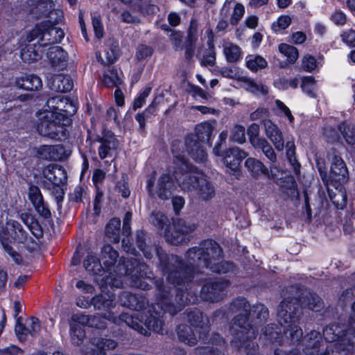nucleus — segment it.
Instances as JSON below:
<instances>
[{"label":"nucleus","instance_id":"nucleus-14","mask_svg":"<svg viewBox=\"0 0 355 355\" xmlns=\"http://www.w3.org/2000/svg\"><path fill=\"white\" fill-rule=\"evenodd\" d=\"M6 230L9 236L18 243L24 245L28 251H33L37 247V243L23 229L21 224L14 220H9L6 222Z\"/></svg>","mask_w":355,"mask_h":355},{"label":"nucleus","instance_id":"nucleus-55","mask_svg":"<svg viewBox=\"0 0 355 355\" xmlns=\"http://www.w3.org/2000/svg\"><path fill=\"white\" fill-rule=\"evenodd\" d=\"M216 52L214 50V44L209 42V49L205 52L201 64L204 66L213 67L216 63Z\"/></svg>","mask_w":355,"mask_h":355},{"label":"nucleus","instance_id":"nucleus-16","mask_svg":"<svg viewBox=\"0 0 355 355\" xmlns=\"http://www.w3.org/2000/svg\"><path fill=\"white\" fill-rule=\"evenodd\" d=\"M173 226L174 232H171L167 228L164 230L166 241L173 245H178L182 242V236L192 232L196 228L194 223H187L181 218L174 220Z\"/></svg>","mask_w":355,"mask_h":355},{"label":"nucleus","instance_id":"nucleus-30","mask_svg":"<svg viewBox=\"0 0 355 355\" xmlns=\"http://www.w3.org/2000/svg\"><path fill=\"white\" fill-rule=\"evenodd\" d=\"M119 56L118 44L110 40L103 52V57L101 53H96V58L103 65H108L114 63Z\"/></svg>","mask_w":355,"mask_h":355},{"label":"nucleus","instance_id":"nucleus-44","mask_svg":"<svg viewBox=\"0 0 355 355\" xmlns=\"http://www.w3.org/2000/svg\"><path fill=\"white\" fill-rule=\"evenodd\" d=\"M120 219L112 218L106 227L107 236L115 243H119L120 240Z\"/></svg>","mask_w":355,"mask_h":355},{"label":"nucleus","instance_id":"nucleus-18","mask_svg":"<svg viewBox=\"0 0 355 355\" xmlns=\"http://www.w3.org/2000/svg\"><path fill=\"white\" fill-rule=\"evenodd\" d=\"M117 343L112 339L94 338L91 340L83 351V355H105V350L114 349Z\"/></svg>","mask_w":355,"mask_h":355},{"label":"nucleus","instance_id":"nucleus-31","mask_svg":"<svg viewBox=\"0 0 355 355\" xmlns=\"http://www.w3.org/2000/svg\"><path fill=\"white\" fill-rule=\"evenodd\" d=\"M51 90L57 92H70L73 88V80L69 76L58 74L53 76L49 83Z\"/></svg>","mask_w":355,"mask_h":355},{"label":"nucleus","instance_id":"nucleus-50","mask_svg":"<svg viewBox=\"0 0 355 355\" xmlns=\"http://www.w3.org/2000/svg\"><path fill=\"white\" fill-rule=\"evenodd\" d=\"M247 67L252 71H257L266 67L267 62L260 55H250L246 62Z\"/></svg>","mask_w":355,"mask_h":355},{"label":"nucleus","instance_id":"nucleus-51","mask_svg":"<svg viewBox=\"0 0 355 355\" xmlns=\"http://www.w3.org/2000/svg\"><path fill=\"white\" fill-rule=\"evenodd\" d=\"M279 51L281 53L287 57L290 63H294L298 58V51L297 48L287 44H281L279 46Z\"/></svg>","mask_w":355,"mask_h":355},{"label":"nucleus","instance_id":"nucleus-4","mask_svg":"<svg viewBox=\"0 0 355 355\" xmlns=\"http://www.w3.org/2000/svg\"><path fill=\"white\" fill-rule=\"evenodd\" d=\"M119 257V254L111 245H105L101 251V261L106 272H109L111 282L113 286H118L120 283H114L112 281L116 277L125 276L130 279V285L142 290H148L149 284L145 281L153 278V270L143 261L132 258L126 259L121 258L112 272V267H114ZM108 281V279H107Z\"/></svg>","mask_w":355,"mask_h":355},{"label":"nucleus","instance_id":"nucleus-26","mask_svg":"<svg viewBox=\"0 0 355 355\" xmlns=\"http://www.w3.org/2000/svg\"><path fill=\"white\" fill-rule=\"evenodd\" d=\"M47 57L52 67L55 69L60 71L67 68L68 54L60 46L50 47L47 52Z\"/></svg>","mask_w":355,"mask_h":355},{"label":"nucleus","instance_id":"nucleus-46","mask_svg":"<svg viewBox=\"0 0 355 355\" xmlns=\"http://www.w3.org/2000/svg\"><path fill=\"white\" fill-rule=\"evenodd\" d=\"M119 320L125 322L127 325L139 331L140 334L145 336L148 335V331L143 327L142 323L137 319H135L132 315L128 313H123L119 318L117 319V322Z\"/></svg>","mask_w":355,"mask_h":355},{"label":"nucleus","instance_id":"nucleus-45","mask_svg":"<svg viewBox=\"0 0 355 355\" xmlns=\"http://www.w3.org/2000/svg\"><path fill=\"white\" fill-rule=\"evenodd\" d=\"M339 130L348 145L355 144V125L354 124L343 123L339 125Z\"/></svg>","mask_w":355,"mask_h":355},{"label":"nucleus","instance_id":"nucleus-7","mask_svg":"<svg viewBox=\"0 0 355 355\" xmlns=\"http://www.w3.org/2000/svg\"><path fill=\"white\" fill-rule=\"evenodd\" d=\"M180 144L179 141H174L171 145L175 164L174 176L180 189L187 192L194 191L203 173L191 164L183 155L176 149Z\"/></svg>","mask_w":355,"mask_h":355},{"label":"nucleus","instance_id":"nucleus-39","mask_svg":"<svg viewBox=\"0 0 355 355\" xmlns=\"http://www.w3.org/2000/svg\"><path fill=\"white\" fill-rule=\"evenodd\" d=\"M178 338L182 342L189 345H194L197 343L198 338L193 333L191 328L186 324H181L177 328Z\"/></svg>","mask_w":355,"mask_h":355},{"label":"nucleus","instance_id":"nucleus-28","mask_svg":"<svg viewBox=\"0 0 355 355\" xmlns=\"http://www.w3.org/2000/svg\"><path fill=\"white\" fill-rule=\"evenodd\" d=\"M186 150L191 157L197 162H204L207 160V154L203 146L198 142L193 135L185 138Z\"/></svg>","mask_w":355,"mask_h":355},{"label":"nucleus","instance_id":"nucleus-61","mask_svg":"<svg viewBox=\"0 0 355 355\" xmlns=\"http://www.w3.org/2000/svg\"><path fill=\"white\" fill-rule=\"evenodd\" d=\"M52 160H62L69 156L68 152L62 145L51 146Z\"/></svg>","mask_w":355,"mask_h":355},{"label":"nucleus","instance_id":"nucleus-2","mask_svg":"<svg viewBox=\"0 0 355 355\" xmlns=\"http://www.w3.org/2000/svg\"><path fill=\"white\" fill-rule=\"evenodd\" d=\"M322 340L320 333L311 331L304 340L306 355H349L355 351V328L331 323L323 329Z\"/></svg>","mask_w":355,"mask_h":355},{"label":"nucleus","instance_id":"nucleus-56","mask_svg":"<svg viewBox=\"0 0 355 355\" xmlns=\"http://www.w3.org/2000/svg\"><path fill=\"white\" fill-rule=\"evenodd\" d=\"M259 125L257 123L251 124L247 130V134L252 146L264 139L259 137Z\"/></svg>","mask_w":355,"mask_h":355},{"label":"nucleus","instance_id":"nucleus-13","mask_svg":"<svg viewBox=\"0 0 355 355\" xmlns=\"http://www.w3.org/2000/svg\"><path fill=\"white\" fill-rule=\"evenodd\" d=\"M49 108L44 112H53L55 114L69 119V116L73 115L76 111L75 105L63 95H57L50 98L46 104Z\"/></svg>","mask_w":355,"mask_h":355},{"label":"nucleus","instance_id":"nucleus-17","mask_svg":"<svg viewBox=\"0 0 355 355\" xmlns=\"http://www.w3.org/2000/svg\"><path fill=\"white\" fill-rule=\"evenodd\" d=\"M187 320L195 327L198 333V338L202 340H207V334L210 331V322L208 317L203 315L200 310L195 309L194 310L188 311Z\"/></svg>","mask_w":355,"mask_h":355},{"label":"nucleus","instance_id":"nucleus-11","mask_svg":"<svg viewBox=\"0 0 355 355\" xmlns=\"http://www.w3.org/2000/svg\"><path fill=\"white\" fill-rule=\"evenodd\" d=\"M229 286V282L223 279H211L205 282L200 291V297L207 302L215 303L220 301L225 295V291Z\"/></svg>","mask_w":355,"mask_h":355},{"label":"nucleus","instance_id":"nucleus-64","mask_svg":"<svg viewBox=\"0 0 355 355\" xmlns=\"http://www.w3.org/2000/svg\"><path fill=\"white\" fill-rule=\"evenodd\" d=\"M196 355H225L223 352L218 348L213 347H200L195 349Z\"/></svg>","mask_w":355,"mask_h":355},{"label":"nucleus","instance_id":"nucleus-58","mask_svg":"<svg viewBox=\"0 0 355 355\" xmlns=\"http://www.w3.org/2000/svg\"><path fill=\"white\" fill-rule=\"evenodd\" d=\"M301 87L309 96L315 97V80L312 76H307L302 79Z\"/></svg>","mask_w":355,"mask_h":355},{"label":"nucleus","instance_id":"nucleus-59","mask_svg":"<svg viewBox=\"0 0 355 355\" xmlns=\"http://www.w3.org/2000/svg\"><path fill=\"white\" fill-rule=\"evenodd\" d=\"M291 19L287 15H282L272 24V29L274 32H279L286 29L291 24Z\"/></svg>","mask_w":355,"mask_h":355},{"label":"nucleus","instance_id":"nucleus-34","mask_svg":"<svg viewBox=\"0 0 355 355\" xmlns=\"http://www.w3.org/2000/svg\"><path fill=\"white\" fill-rule=\"evenodd\" d=\"M245 166L254 177H259L260 175L263 174L268 178H273L272 175H270L268 169L263 163L255 158H248L245 162Z\"/></svg>","mask_w":355,"mask_h":355},{"label":"nucleus","instance_id":"nucleus-3","mask_svg":"<svg viewBox=\"0 0 355 355\" xmlns=\"http://www.w3.org/2000/svg\"><path fill=\"white\" fill-rule=\"evenodd\" d=\"M180 264L177 268L182 279L184 276H190L187 291L191 288V284L194 274L200 272L198 268L205 267L213 272L227 273L235 270L234 265L230 261H221L222 249L214 241L207 239L201 241L198 246L190 248L186 254L187 264L177 256Z\"/></svg>","mask_w":355,"mask_h":355},{"label":"nucleus","instance_id":"nucleus-36","mask_svg":"<svg viewBox=\"0 0 355 355\" xmlns=\"http://www.w3.org/2000/svg\"><path fill=\"white\" fill-rule=\"evenodd\" d=\"M17 85L19 88L25 90L35 91L42 87V82L40 77L30 75L19 79Z\"/></svg>","mask_w":355,"mask_h":355},{"label":"nucleus","instance_id":"nucleus-38","mask_svg":"<svg viewBox=\"0 0 355 355\" xmlns=\"http://www.w3.org/2000/svg\"><path fill=\"white\" fill-rule=\"evenodd\" d=\"M202 30L200 28L198 21L193 18L187 30L186 42L197 44L201 40Z\"/></svg>","mask_w":355,"mask_h":355},{"label":"nucleus","instance_id":"nucleus-6","mask_svg":"<svg viewBox=\"0 0 355 355\" xmlns=\"http://www.w3.org/2000/svg\"><path fill=\"white\" fill-rule=\"evenodd\" d=\"M302 315L300 301L296 297L284 298L277 309V320L284 327L285 338L292 343H298L303 335L298 325Z\"/></svg>","mask_w":355,"mask_h":355},{"label":"nucleus","instance_id":"nucleus-8","mask_svg":"<svg viewBox=\"0 0 355 355\" xmlns=\"http://www.w3.org/2000/svg\"><path fill=\"white\" fill-rule=\"evenodd\" d=\"M37 129L41 135L54 140L67 138L65 125L69 119L62 118L53 112H43L40 114Z\"/></svg>","mask_w":355,"mask_h":355},{"label":"nucleus","instance_id":"nucleus-57","mask_svg":"<svg viewBox=\"0 0 355 355\" xmlns=\"http://www.w3.org/2000/svg\"><path fill=\"white\" fill-rule=\"evenodd\" d=\"M120 1L125 4H132L135 6L139 7V8L143 12L153 13L157 9V6L155 5H153V4H150L149 6V8H148L147 4L144 1V0H120Z\"/></svg>","mask_w":355,"mask_h":355},{"label":"nucleus","instance_id":"nucleus-9","mask_svg":"<svg viewBox=\"0 0 355 355\" xmlns=\"http://www.w3.org/2000/svg\"><path fill=\"white\" fill-rule=\"evenodd\" d=\"M64 31L52 24L49 21H42L35 26L27 35L26 40L32 42L38 38L41 46L60 43L64 38Z\"/></svg>","mask_w":355,"mask_h":355},{"label":"nucleus","instance_id":"nucleus-22","mask_svg":"<svg viewBox=\"0 0 355 355\" xmlns=\"http://www.w3.org/2000/svg\"><path fill=\"white\" fill-rule=\"evenodd\" d=\"M28 198L40 216L44 218H51V213L46 204H45L38 187L31 185L29 187Z\"/></svg>","mask_w":355,"mask_h":355},{"label":"nucleus","instance_id":"nucleus-32","mask_svg":"<svg viewBox=\"0 0 355 355\" xmlns=\"http://www.w3.org/2000/svg\"><path fill=\"white\" fill-rule=\"evenodd\" d=\"M261 336L271 343H280L285 334L284 327L276 324H269L261 330Z\"/></svg>","mask_w":355,"mask_h":355},{"label":"nucleus","instance_id":"nucleus-48","mask_svg":"<svg viewBox=\"0 0 355 355\" xmlns=\"http://www.w3.org/2000/svg\"><path fill=\"white\" fill-rule=\"evenodd\" d=\"M71 341L73 345H80L85 337L84 329L76 323H70Z\"/></svg>","mask_w":355,"mask_h":355},{"label":"nucleus","instance_id":"nucleus-35","mask_svg":"<svg viewBox=\"0 0 355 355\" xmlns=\"http://www.w3.org/2000/svg\"><path fill=\"white\" fill-rule=\"evenodd\" d=\"M223 51L226 60L230 63H236L242 58V50L240 46L234 43L225 42Z\"/></svg>","mask_w":355,"mask_h":355},{"label":"nucleus","instance_id":"nucleus-1","mask_svg":"<svg viewBox=\"0 0 355 355\" xmlns=\"http://www.w3.org/2000/svg\"><path fill=\"white\" fill-rule=\"evenodd\" d=\"M160 267L164 275L166 277L168 286L163 279L155 281L157 302L149 310L150 315L146 320L145 324L148 329L157 334L166 333L164 329V315L166 312L174 315L182 308L197 300L196 295L187 292L190 276L182 279L177 270L180 267V260L177 257H167L159 252Z\"/></svg>","mask_w":355,"mask_h":355},{"label":"nucleus","instance_id":"nucleus-12","mask_svg":"<svg viewBox=\"0 0 355 355\" xmlns=\"http://www.w3.org/2000/svg\"><path fill=\"white\" fill-rule=\"evenodd\" d=\"M114 300L115 296L113 294H98L92 298V304L99 311L101 317L117 323V318L113 312L115 308Z\"/></svg>","mask_w":355,"mask_h":355},{"label":"nucleus","instance_id":"nucleus-24","mask_svg":"<svg viewBox=\"0 0 355 355\" xmlns=\"http://www.w3.org/2000/svg\"><path fill=\"white\" fill-rule=\"evenodd\" d=\"M263 125L267 137L271 141L275 148L281 151L284 148L282 133L278 126L270 120H263Z\"/></svg>","mask_w":355,"mask_h":355},{"label":"nucleus","instance_id":"nucleus-40","mask_svg":"<svg viewBox=\"0 0 355 355\" xmlns=\"http://www.w3.org/2000/svg\"><path fill=\"white\" fill-rule=\"evenodd\" d=\"M302 303L309 309L318 312L323 308V302L315 293L307 292L302 297Z\"/></svg>","mask_w":355,"mask_h":355},{"label":"nucleus","instance_id":"nucleus-54","mask_svg":"<svg viewBox=\"0 0 355 355\" xmlns=\"http://www.w3.org/2000/svg\"><path fill=\"white\" fill-rule=\"evenodd\" d=\"M103 83L107 87L117 86L121 83V80L117 71L112 68L104 75Z\"/></svg>","mask_w":355,"mask_h":355},{"label":"nucleus","instance_id":"nucleus-23","mask_svg":"<svg viewBox=\"0 0 355 355\" xmlns=\"http://www.w3.org/2000/svg\"><path fill=\"white\" fill-rule=\"evenodd\" d=\"M247 156L248 153L240 148H231L224 153L223 163L226 167L236 171L239 168L242 160Z\"/></svg>","mask_w":355,"mask_h":355},{"label":"nucleus","instance_id":"nucleus-29","mask_svg":"<svg viewBox=\"0 0 355 355\" xmlns=\"http://www.w3.org/2000/svg\"><path fill=\"white\" fill-rule=\"evenodd\" d=\"M175 185L169 174L164 173L157 182V194L162 200L171 198Z\"/></svg>","mask_w":355,"mask_h":355},{"label":"nucleus","instance_id":"nucleus-41","mask_svg":"<svg viewBox=\"0 0 355 355\" xmlns=\"http://www.w3.org/2000/svg\"><path fill=\"white\" fill-rule=\"evenodd\" d=\"M241 80L243 83V87L251 93L266 95L268 92V87L261 83H257L245 77L242 78Z\"/></svg>","mask_w":355,"mask_h":355},{"label":"nucleus","instance_id":"nucleus-20","mask_svg":"<svg viewBox=\"0 0 355 355\" xmlns=\"http://www.w3.org/2000/svg\"><path fill=\"white\" fill-rule=\"evenodd\" d=\"M268 318V309L263 304H256L252 308L250 306L247 320L250 327L256 329V334H257L258 327L266 322Z\"/></svg>","mask_w":355,"mask_h":355},{"label":"nucleus","instance_id":"nucleus-53","mask_svg":"<svg viewBox=\"0 0 355 355\" xmlns=\"http://www.w3.org/2000/svg\"><path fill=\"white\" fill-rule=\"evenodd\" d=\"M1 245L5 252H6L12 259V261L17 264H21L22 263L21 256L15 250L7 239H2Z\"/></svg>","mask_w":355,"mask_h":355},{"label":"nucleus","instance_id":"nucleus-49","mask_svg":"<svg viewBox=\"0 0 355 355\" xmlns=\"http://www.w3.org/2000/svg\"><path fill=\"white\" fill-rule=\"evenodd\" d=\"M257 150H261L263 155L270 160L271 163L277 161V155L269 142L264 139L257 144L253 146Z\"/></svg>","mask_w":355,"mask_h":355},{"label":"nucleus","instance_id":"nucleus-19","mask_svg":"<svg viewBox=\"0 0 355 355\" xmlns=\"http://www.w3.org/2000/svg\"><path fill=\"white\" fill-rule=\"evenodd\" d=\"M120 304L130 309L139 311L145 309L148 302L143 294H132L128 291H123L119 296Z\"/></svg>","mask_w":355,"mask_h":355},{"label":"nucleus","instance_id":"nucleus-42","mask_svg":"<svg viewBox=\"0 0 355 355\" xmlns=\"http://www.w3.org/2000/svg\"><path fill=\"white\" fill-rule=\"evenodd\" d=\"M83 265L85 270L93 275H101V272H105L99 259L92 254L87 255Z\"/></svg>","mask_w":355,"mask_h":355},{"label":"nucleus","instance_id":"nucleus-33","mask_svg":"<svg viewBox=\"0 0 355 355\" xmlns=\"http://www.w3.org/2000/svg\"><path fill=\"white\" fill-rule=\"evenodd\" d=\"M99 320V317L78 313L72 315L70 323H76L79 326L94 327L98 329L104 328L105 324L100 322Z\"/></svg>","mask_w":355,"mask_h":355},{"label":"nucleus","instance_id":"nucleus-21","mask_svg":"<svg viewBox=\"0 0 355 355\" xmlns=\"http://www.w3.org/2000/svg\"><path fill=\"white\" fill-rule=\"evenodd\" d=\"M348 170L343 158L333 153L331 157L330 175L331 181L344 182L347 180Z\"/></svg>","mask_w":355,"mask_h":355},{"label":"nucleus","instance_id":"nucleus-15","mask_svg":"<svg viewBox=\"0 0 355 355\" xmlns=\"http://www.w3.org/2000/svg\"><path fill=\"white\" fill-rule=\"evenodd\" d=\"M96 141L101 143L98 148V156L101 159L106 158L114 159V154L119 146V141L110 131H103V136L98 137Z\"/></svg>","mask_w":355,"mask_h":355},{"label":"nucleus","instance_id":"nucleus-63","mask_svg":"<svg viewBox=\"0 0 355 355\" xmlns=\"http://www.w3.org/2000/svg\"><path fill=\"white\" fill-rule=\"evenodd\" d=\"M170 40L175 51H180L182 49V33L180 31H171L169 35Z\"/></svg>","mask_w":355,"mask_h":355},{"label":"nucleus","instance_id":"nucleus-62","mask_svg":"<svg viewBox=\"0 0 355 355\" xmlns=\"http://www.w3.org/2000/svg\"><path fill=\"white\" fill-rule=\"evenodd\" d=\"M245 128L242 125H237L234 126L232 130L231 138L237 143L243 144L245 141Z\"/></svg>","mask_w":355,"mask_h":355},{"label":"nucleus","instance_id":"nucleus-37","mask_svg":"<svg viewBox=\"0 0 355 355\" xmlns=\"http://www.w3.org/2000/svg\"><path fill=\"white\" fill-rule=\"evenodd\" d=\"M329 198L337 209H343L347 205V194L341 186L336 188L335 191L327 187Z\"/></svg>","mask_w":355,"mask_h":355},{"label":"nucleus","instance_id":"nucleus-5","mask_svg":"<svg viewBox=\"0 0 355 355\" xmlns=\"http://www.w3.org/2000/svg\"><path fill=\"white\" fill-rule=\"evenodd\" d=\"M232 313H238L232 320L230 331L233 336L231 345L237 349H245L247 352L253 348L255 343L256 329L252 328L248 322L247 315L250 310V304L243 297H238L232 300L229 306Z\"/></svg>","mask_w":355,"mask_h":355},{"label":"nucleus","instance_id":"nucleus-10","mask_svg":"<svg viewBox=\"0 0 355 355\" xmlns=\"http://www.w3.org/2000/svg\"><path fill=\"white\" fill-rule=\"evenodd\" d=\"M42 173L44 177L54 185L53 193L57 202L59 203L64 195V191L60 186L66 183L67 180L66 171L59 164H51L43 169Z\"/></svg>","mask_w":355,"mask_h":355},{"label":"nucleus","instance_id":"nucleus-52","mask_svg":"<svg viewBox=\"0 0 355 355\" xmlns=\"http://www.w3.org/2000/svg\"><path fill=\"white\" fill-rule=\"evenodd\" d=\"M286 156L290 162V163L293 165L294 171L295 174H298L300 173V164L297 162L296 158L295 157V146L293 141H289L287 142L286 145Z\"/></svg>","mask_w":355,"mask_h":355},{"label":"nucleus","instance_id":"nucleus-60","mask_svg":"<svg viewBox=\"0 0 355 355\" xmlns=\"http://www.w3.org/2000/svg\"><path fill=\"white\" fill-rule=\"evenodd\" d=\"M115 189L118 193H120L121 196L124 198H127L130 196V190L129 189L128 180L125 176H123L121 179L117 182Z\"/></svg>","mask_w":355,"mask_h":355},{"label":"nucleus","instance_id":"nucleus-25","mask_svg":"<svg viewBox=\"0 0 355 355\" xmlns=\"http://www.w3.org/2000/svg\"><path fill=\"white\" fill-rule=\"evenodd\" d=\"M146 234L143 231H137L136 234V243L137 247L144 253V255L147 259H151L153 257V253L155 251L157 256L159 259V268L162 270L160 267V258L159 256V252L164 254L167 257H177L175 254H168L162 248L158 247H150L146 243Z\"/></svg>","mask_w":355,"mask_h":355},{"label":"nucleus","instance_id":"nucleus-27","mask_svg":"<svg viewBox=\"0 0 355 355\" xmlns=\"http://www.w3.org/2000/svg\"><path fill=\"white\" fill-rule=\"evenodd\" d=\"M195 191L198 198L205 202L210 201L216 196V189L214 184L204 174L201 176Z\"/></svg>","mask_w":355,"mask_h":355},{"label":"nucleus","instance_id":"nucleus-43","mask_svg":"<svg viewBox=\"0 0 355 355\" xmlns=\"http://www.w3.org/2000/svg\"><path fill=\"white\" fill-rule=\"evenodd\" d=\"M212 131L213 127L211 123L208 122L199 123L195 128L196 137L202 142L209 141Z\"/></svg>","mask_w":355,"mask_h":355},{"label":"nucleus","instance_id":"nucleus-47","mask_svg":"<svg viewBox=\"0 0 355 355\" xmlns=\"http://www.w3.org/2000/svg\"><path fill=\"white\" fill-rule=\"evenodd\" d=\"M149 222L159 230L168 229V218L162 212L153 211L148 218Z\"/></svg>","mask_w":355,"mask_h":355}]
</instances>
